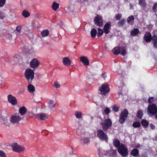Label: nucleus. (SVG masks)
<instances>
[{
  "mask_svg": "<svg viewBox=\"0 0 157 157\" xmlns=\"http://www.w3.org/2000/svg\"><path fill=\"white\" fill-rule=\"evenodd\" d=\"M83 120H78V124L79 125L78 128L77 130V134L78 136H81L82 135H84L85 133V130L82 128V126L83 125Z\"/></svg>",
  "mask_w": 157,
  "mask_h": 157,
  "instance_id": "4",
  "label": "nucleus"
},
{
  "mask_svg": "<svg viewBox=\"0 0 157 157\" xmlns=\"http://www.w3.org/2000/svg\"><path fill=\"white\" fill-rule=\"evenodd\" d=\"M134 19V17L133 16H131L129 17L127 19V21L128 23H129L132 20H133Z\"/></svg>",
  "mask_w": 157,
  "mask_h": 157,
  "instance_id": "42",
  "label": "nucleus"
},
{
  "mask_svg": "<svg viewBox=\"0 0 157 157\" xmlns=\"http://www.w3.org/2000/svg\"><path fill=\"white\" fill-rule=\"evenodd\" d=\"M97 136L101 141H107L108 138L107 134L104 132L102 130L99 129L97 131Z\"/></svg>",
  "mask_w": 157,
  "mask_h": 157,
  "instance_id": "3",
  "label": "nucleus"
},
{
  "mask_svg": "<svg viewBox=\"0 0 157 157\" xmlns=\"http://www.w3.org/2000/svg\"><path fill=\"white\" fill-rule=\"evenodd\" d=\"M37 76L38 77H39V76H38L37 75Z\"/></svg>",
  "mask_w": 157,
  "mask_h": 157,
  "instance_id": "64",
  "label": "nucleus"
},
{
  "mask_svg": "<svg viewBox=\"0 0 157 157\" xmlns=\"http://www.w3.org/2000/svg\"><path fill=\"white\" fill-rule=\"evenodd\" d=\"M113 52L115 55H117L121 52V47H116L112 50Z\"/></svg>",
  "mask_w": 157,
  "mask_h": 157,
  "instance_id": "26",
  "label": "nucleus"
},
{
  "mask_svg": "<svg viewBox=\"0 0 157 157\" xmlns=\"http://www.w3.org/2000/svg\"><path fill=\"white\" fill-rule=\"evenodd\" d=\"M8 100L9 102L13 105H15L17 103L16 98L11 94H9L8 96Z\"/></svg>",
  "mask_w": 157,
  "mask_h": 157,
  "instance_id": "14",
  "label": "nucleus"
},
{
  "mask_svg": "<svg viewBox=\"0 0 157 157\" xmlns=\"http://www.w3.org/2000/svg\"><path fill=\"white\" fill-rule=\"evenodd\" d=\"M54 86L56 88H59L60 87V85L57 82H54Z\"/></svg>",
  "mask_w": 157,
  "mask_h": 157,
  "instance_id": "48",
  "label": "nucleus"
},
{
  "mask_svg": "<svg viewBox=\"0 0 157 157\" xmlns=\"http://www.w3.org/2000/svg\"><path fill=\"white\" fill-rule=\"evenodd\" d=\"M94 21L96 25L100 27L103 25L102 17L101 16L97 15L94 19Z\"/></svg>",
  "mask_w": 157,
  "mask_h": 157,
  "instance_id": "12",
  "label": "nucleus"
},
{
  "mask_svg": "<svg viewBox=\"0 0 157 157\" xmlns=\"http://www.w3.org/2000/svg\"><path fill=\"white\" fill-rule=\"evenodd\" d=\"M21 14L25 18L28 17L30 16V13L28 10H23Z\"/></svg>",
  "mask_w": 157,
  "mask_h": 157,
  "instance_id": "31",
  "label": "nucleus"
},
{
  "mask_svg": "<svg viewBox=\"0 0 157 157\" xmlns=\"http://www.w3.org/2000/svg\"><path fill=\"white\" fill-rule=\"evenodd\" d=\"M150 126L151 127V128L152 130H154L155 129V126L154 124H151L150 125Z\"/></svg>",
  "mask_w": 157,
  "mask_h": 157,
  "instance_id": "56",
  "label": "nucleus"
},
{
  "mask_svg": "<svg viewBox=\"0 0 157 157\" xmlns=\"http://www.w3.org/2000/svg\"><path fill=\"white\" fill-rule=\"evenodd\" d=\"M140 126V124L139 122H136L133 124V126L134 128L139 127Z\"/></svg>",
  "mask_w": 157,
  "mask_h": 157,
  "instance_id": "41",
  "label": "nucleus"
},
{
  "mask_svg": "<svg viewBox=\"0 0 157 157\" xmlns=\"http://www.w3.org/2000/svg\"><path fill=\"white\" fill-rule=\"evenodd\" d=\"M73 152H73V151H72V154H73Z\"/></svg>",
  "mask_w": 157,
  "mask_h": 157,
  "instance_id": "63",
  "label": "nucleus"
},
{
  "mask_svg": "<svg viewBox=\"0 0 157 157\" xmlns=\"http://www.w3.org/2000/svg\"><path fill=\"white\" fill-rule=\"evenodd\" d=\"M39 62L36 59H34L30 61V65L31 67L35 68L39 66Z\"/></svg>",
  "mask_w": 157,
  "mask_h": 157,
  "instance_id": "13",
  "label": "nucleus"
},
{
  "mask_svg": "<svg viewBox=\"0 0 157 157\" xmlns=\"http://www.w3.org/2000/svg\"><path fill=\"white\" fill-rule=\"evenodd\" d=\"M121 17V14H118L116 15L115 18L117 20L120 19Z\"/></svg>",
  "mask_w": 157,
  "mask_h": 157,
  "instance_id": "46",
  "label": "nucleus"
},
{
  "mask_svg": "<svg viewBox=\"0 0 157 157\" xmlns=\"http://www.w3.org/2000/svg\"><path fill=\"white\" fill-rule=\"evenodd\" d=\"M139 32V30L136 28L134 29L133 30H132L130 35L132 36H136L138 34Z\"/></svg>",
  "mask_w": 157,
  "mask_h": 157,
  "instance_id": "25",
  "label": "nucleus"
},
{
  "mask_svg": "<svg viewBox=\"0 0 157 157\" xmlns=\"http://www.w3.org/2000/svg\"><path fill=\"white\" fill-rule=\"evenodd\" d=\"M56 104V101L54 100H50L48 102L47 106L50 109H53Z\"/></svg>",
  "mask_w": 157,
  "mask_h": 157,
  "instance_id": "15",
  "label": "nucleus"
},
{
  "mask_svg": "<svg viewBox=\"0 0 157 157\" xmlns=\"http://www.w3.org/2000/svg\"><path fill=\"white\" fill-rule=\"evenodd\" d=\"M113 110L115 112L118 111L119 109L117 105H114L113 108Z\"/></svg>",
  "mask_w": 157,
  "mask_h": 157,
  "instance_id": "43",
  "label": "nucleus"
},
{
  "mask_svg": "<svg viewBox=\"0 0 157 157\" xmlns=\"http://www.w3.org/2000/svg\"><path fill=\"white\" fill-rule=\"evenodd\" d=\"M141 157H147V156L146 154L144 153L141 155Z\"/></svg>",
  "mask_w": 157,
  "mask_h": 157,
  "instance_id": "59",
  "label": "nucleus"
},
{
  "mask_svg": "<svg viewBox=\"0 0 157 157\" xmlns=\"http://www.w3.org/2000/svg\"><path fill=\"white\" fill-rule=\"evenodd\" d=\"M28 30L26 27H24L22 28L21 33L22 34H24L26 35L28 34Z\"/></svg>",
  "mask_w": 157,
  "mask_h": 157,
  "instance_id": "35",
  "label": "nucleus"
},
{
  "mask_svg": "<svg viewBox=\"0 0 157 157\" xmlns=\"http://www.w3.org/2000/svg\"><path fill=\"white\" fill-rule=\"evenodd\" d=\"M157 7V2H156L155 3L153 4V7H152L153 10H154L155 9H156Z\"/></svg>",
  "mask_w": 157,
  "mask_h": 157,
  "instance_id": "54",
  "label": "nucleus"
},
{
  "mask_svg": "<svg viewBox=\"0 0 157 157\" xmlns=\"http://www.w3.org/2000/svg\"><path fill=\"white\" fill-rule=\"evenodd\" d=\"M40 113L37 114H34L35 118L38 119H40V116L39 115H40Z\"/></svg>",
  "mask_w": 157,
  "mask_h": 157,
  "instance_id": "55",
  "label": "nucleus"
},
{
  "mask_svg": "<svg viewBox=\"0 0 157 157\" xmlns=\"http://www.w3.org/2000/svg\"><path fill=\"white\" fill-rule=\"evenodd\" d=\"M102 153L105 155H110L109 151H102Z\"/></svg>",
  "mask_w": 157,
  "mask_h": 157,
  "instance_id": "51",
  "label": "nucleus"
},
{
  "mask_svg": "<svg viewBox=\"0 0 157 157\" xmlns=\"http://www.w3.org/2000/svg\"><path fill=\"white\" fill-rule=\"evenodd\" d=\"M154 46L155 48H157V41L153 42Z\"/></svg>",
  "mask_w": 157,
  "mask_h": 157,
  "instance_id": "57",
  "label": "nucleus"
},
{
  "mask_svg": "<svg viewBox=\"0 0 157 157\" xmlns=\"http://www.w3.org/2000/svg\"><path fill=\"white\" fill-rule=\"evenodd\" d=\"M154 98L153 97H150L148 98L147 101L148 103H150L153 101Z\"/></svg>",
  "mask_w": 157,
  "mask_h": 157,
  "instance_id": "52",
  "label": "nucleus"
},
{
  "mask_svg": "<svg viewBox=\"0 0 157 157\" xmlns=\"http://www.w3.org/2000/svg\"><path fill=\"white\" fill-rule=\"evenodd\" d=\"M109 91V86L107 84H104L99 88L98 93L101 95H105Z\"/></svg>",
  "mask_w": 157,
  "mask_h": 157,
  "instance_id": "5",
  "label": "nucleus"
},
{
  "mask_svg": "<svg viewBox=\"0 0 157 157\" xmlns=\"http://www.w3.org/2000/svg\"><path fill=\"white\" fill-rule=\"evenodd\" d=\"M79 142L83 146L87 145L90 143V138L81 136L79 139Z\"/></svg>",
  "mask_w": 157,
  "mask_h": 157,
  "instance_id": "10",
  "label": "nucleus"
},
{
  "mask_svg": "<svg viewBox=\"0 0 157 157\" xmlns=\"http://www.w3.org/2000/svg\"><path fill=\"white\" fill-rule=\"evenodd\" d=\"M130 9L133 10L134 9L133 7L134 5L133 4H132L131 3H130Z\"/></svg>",
  "mask_w": 157,
  "mask_h": 157,
  "instance_id": "58",
  "label": "nucleus"
},
{
  "mask_svg": "<svg viewBox=\"0 0 157 157\" xmlns=\"http://www.w3.org/2000/svg\"><path fill=\"white\" fill-rule=\"evenodd\" d=\"M118 152L122 157H126L128 154V150L127 146L121 144L120 146L117 148Z\"/></svg>",
  "mask_w": 157,
  "mask_h": 157,
  "instance_id": "2",
  "label": "nucleus"
},
{
  "mask_svg": "<svg viewBox=\"0 0 157 157\" xmlns=\"http://www.w3.org/2000/svg\"><path fill=\"white\" fill-rule=\"evenodd\" d=\"M138 4L142 10L146 9L147 7L146 0H139Z\"/></svg>",
  "mask_w": 157,
  "mask_h": 157,
  "instance_id": "17",
  "label": "nucleus"
},
{
  "mask_svg": "<svg viewBox=\"0 0 157 157\" xmlns=\"http://www.w3.org/2000/svg\"><path fill=\"white\" fill-rule=\"evenodd\" d=\"M3 123L6 125L8 126H9L10 123L8 121L6 117L4 118V120H3Z\"/></svg>",
  "mask_w": 157,
  "mask_h": 157,
  "instance_id": "37",
  "label": "nucleus"
},
{
  "mask_svg": "<svg viewBox=\"0 0 157 157\" xmlns=\"http://www.w3.org/2000/svg\"><path fill=\"white\" fill-rule=\"evenodd\" d=\"M141 123L142 125L144 126L145 128H147L149 124V123L145 119L142 120L141 121Z\"/></svg>",
  "mask_w": 157,
  "mask_h": 157,
  "instance_id": "33",
  "label": "nucleus"
},
{
  "mask_svg": "<svg viewBox=\"0 0 157 157\" xmlns=\"http://www.w3.org/2000/svg\"><path fill=\"white\" fill-rule=\"evenodd\" d=\"M39 120L42 121L45 120L47 118V115L44 113H40Z\"/></svg>",
  "mask_w": 157,
  "mask_h": 157,
  "instance_id": "28",
  "label": "nucleus"
},
{
  "mask_svg": "<svg viewBox=\"0 0 157 157\" xmlns=\"http://www.w3.org/2000/svg\"><path fill=\"white\" fill-rule=\"evenodd\" d=\"M80 61L83 65L87 66L89 64V60L87 58L84 56H81L79 58Z\"/></svg>",
  "mask_w": 157,
  "mask_h": 157,
  "instance_id": "18",
  "label": "nucleus"
},
{
  "mask_svg": "<svg viewBox=\"0 0 157 157\" xmlns=\"http://www.w3.org/2000/svg\"><path fill=\"white\" fill-rule=\"evenodd\" d=\"M0 157H6V154L3 151L0 150Z\"/></svg>",
  "mask_w": 157,
  "mask_h": 157,
  "instance_id": "45",
  "label": "nucleus"
},
{
  "mask_svg": "<svg viewBox=\"0 0 157 157\" xmlns=\"http://www.w3.org/2000/svg\"><path fill=\"white\" fill-rule=\"evenodd\" d=\"M70 6H69L68 8V9H70Z\"/></svg>",
  "mask_w": 157,
  "mask_h": 157,
  "instance_id": "62",
  "label": "nucleus"
},
{
  "mask_svg": "<svg viewBox=\"0 0 157 157\" xmlns=\"http://www.w3.org/2000/svg\"><path fill=\"white\" fill-rule=\"evenodd\" d=\"M113 145L117 148L118 147L120 146L121 144H122L121 143L120 141L118 139H114L113 140Z\"/></svg>",
  "mask_w": 157,
  "mask_h": 157,
  "instance_id": "21",
  "label": "nucleus"
},
{
  "mask_svg": "<svg viewBox=\"0 0 157 157\" xmlns=\"http://www.w3.org/2000/svg\"><path fill=\"white\" fill-rule=\"evenodd\" d=\"M5 17L4 14L2 11H0V18L3 19Z\"/></svg>",
  "mask_w": 157,
  "mask_h": 157,
  "instance_id": "49",
  "label": "nucleus"
},
{
  "mask_svg": "<svg viewBox=\"0 0 157 157\" xmlns=\"http://www.w3.org/2000/svg\"><path fill=\"white\" fill-rule=\"evenodd\" d=\"M5 0H0V7L2 6L5 4Z\"/></svg>",
  "mask_w": 157,
  "mask_h": 157,
  "instance_id": "50",
  "label": "nucleus"
},
{
  "mask_svg": "<svg viewBox=\"0 0 157 157\" xmlns=\"http://www.w3.org/2000/svg\"><path fill=\"white\" fill-rule=\"evenodd\" d=\"M74 115L78 119H80L82 118V112L79 111H75Z\"/></svg>",
  "mask_w": 157,
  "mask_h": 157,
  "instance_id": "24",
  "label": "nucleus"
},
{
  "mask_svg": "<svg viewBox=\"0 0 157 157\" xmlns=\"http://www.w3.org/2000/svg\"><path fill=\"white\" fill-rule=\"evenodd\" d=\"M59 7V4L58 3L54 2L52 6V8L53 10H57L58 9Z\"/></svg>",
  "mask_w": 157,
  "mask_h": 157,
  "instance_id": "32",
  "label": "nucleus"
},
{
  "mask_svg": "<svg viewBox=\"0 0 157 157\" xmlns=\"http://www.w3.org/2000/svg\"><path fill=\"white\" fill-rule=\"evenodd\" d=\"M97 33V31L96 29L93 28L92 29L90 32V34L92 38H94L95 37Z\"/></svg>",
  "mask_w": 157,
  "mask_h": 157,
  "instance_id": "30",
  "label": "nucleus"
},
{
  "mask_svg": "<svg viewBox=\"0 0 157 157\" xmlns=\"http://www.w3.org/2000/svg\"><path fill=\"white\" fill-rule=\"evenodd\" d=\"M139 150L136 148L132 149L131 152V155L133 156H137L139 154Z\"/></svg>",
  "mask_w": 157,
  "mask_h": 157,
  "instance_id": "27",
  "label": "nucleus"
},
{
  "mask_svg": "<svg viewBox=\"0 0 157 157\" xmlns=\"http://www.w3.org/2000/svg\"><path fill=\"white\" fill-rule=\"evenodd\" d=\"M29 91L31 93H32L35 91V89L34 86L32 84H30L27 86Z\"/></svg>",
  "mask_w": 157,
  "mask_h": 157,
  "instance_id": "29",
  "label": "nucleus"
},
{
  "mask_svg": "<svg viewBox=\"0 0 157 157\" xmlns=\"http://www.w3.org/2000/svg\"><path fill=\"white\" fill-rule=\"evenodd\" d=\"M147 113H150L152 115L155 114L157 112V107L154 104H150L147 107Z\"/></svg>",
  "mask_w": 157,
  "mask_h": 157,
  "instance_id": "7",
  "label": "nucleus"
},
{
  "mask_svg": "<svg viewBox=\"0 0 157 157\" xmlns=\"http://www.w3.org/2000/svg\"><path fill=\"white\" fill-rule=\"evenodd\" d=\"M144 39L147 42H150L151 40V36L150 33H146L144 36Z\"/></svg>",
  "mask_w": 157,
  "mask_h": 157,
  "instance_id": "20",
  "label": "nucleus"
},
{
  "mask_svg": "<svg viewBox=\"0 0 157 157\" xmlns=\"http://www.w3.org/2000/svg\"><path fill=\"white\" fill-rule=\"evenodd\" d=\"M21 119L22 118L18 115H13L10 118V121L13 124H18Z\"/></svg>",
  "mask_w": 157,
  "mask_h": 157,
  "instance_id": "9",
  "label": "nucleus"
},
{
  "mask_svg": "<svg viewBox=\"0 0 157 157\" xmlns=\"http://www.w3.org/2000/svg\"><path fill=\"white\" fill-rule=\"evenodd\" d=\"M151 39L152 40V42L157 41V36H156L155 35H154V36L151 37Z\"/></svg>",
  "mask_w": 157,
  "mask_h": 157,
  "instance_id": "47",
  "label": "nucleus"
},
{
  "mask_svg": "<svg viewBox=\"0 0 157 157\" xmlns=\"http://www.w3.org/2000/svg\"><path fill=\"white\" fill-rule=\"evenodd\" d=\"M111 23L108 22L104 25L103 30L105 33L107 34L109 32V29L111 27Z\"/></svg>",
  "mask_w": 157,
  "mask_h": 157,
  "instance_id": "16",
  "label": "nucleus"
},
{
  "mask_svg": "<svg viewBox=\"0 0 157 157\" xmlns=\"http://www.w3.org/2000/svg\"><path fill=\"white\" fill-rule=\"evenodd\" d=\"M13 60L16 62V63H19L21 60V56L19 54H16L13 58Z\"/></svg>",
  "mask_w": 157,
  "mask_h": 157,
  "instance_id": "22",
  "label": "nucleus"
},
{
  "mask_svg": "<svg viewBox=\"0 0 157 157\" xmlns=\"http://www.w3.org/2000/svg\"><path fill=\"white\" fill-rule=\"evenodd\" d=\"M27 111V109L25 106L20 108L19 109V112L21 115H25Z\"/></svg>",
  "mask_w": 157,
  "mask_h": 157,
  "instance_id": "23",
  "label": "nucleus"
},
{
  "mask_svg": "<svg viewBox=\"0 0 157 157\" xmlns=\"http://www.w3.org/2000/svg\"><path fill=\"white\" fill-rule=\"evenodd\" d=\"M125 22V20L124 19H122L118 23V25L119 26H123Z\"/></svg>",
  "mask_w": 157,
  "mask_h": 157,
  "instance_id": "36",
  "label": "nucleus"
},
{
  "mask_svg": "<svg viewBox=\"0 0 157 157\" xmlns=\"http://www.w3.org/2000/svg\"><path fill=\"white\" fill-rule=\"evenodd\" d=\"M41 34L43 37L47 36L49 34V31L48 30H44L41 32Z\"/></svg>",
  "mask_w": 157,
  "mask_h": 157,
  "instance_id": "34",
  "label": "nucleus"
},
{
  "mask_svg": "<svg viewBox=\"0 0 157 157\" xmlns=\"http://www.w3.org/2000/svg\"><path fill=\"white\" fill-rule=\"evenodd\" d=\"M11 147L13 151L17 152L24 151L25 150L24 146H20L17 143H13L11 145Z\"/></svg>",
  "mask_w": 157,
  "mask_h": 157,
  "instance_id": "8",
  "label": "nucleus"
},
{
  "mask_svg": "<svg viewBox=\"0 0 157 157\" xmlns=\"http://www.w3.org/2000/svg\"><path fill=\"white\" fill-rule=\"evenodd\" d=\"M103 129L105 131H107L112 124V122L109 119H105L103 122L101 123Z\"/></svg>",
  "mask_w": 157,
  "mask_h": 157,
  "instance_id": "6",
  "label": "nucleus"
},
{
  "mask_svg": "<svg viewBox=\"0 0 157 157\" xmlns=\"http://www.w3.org/2000/svg\"><path fill=\"white\" fill-rule=\"evenodd\" d=\"M102 77L104 79H105V78L106 77V75L105 74V73L104 74L102 75Z\"/></svg>",
  "mask_w": 157,
  "mask_h": 157,
  "instance_id": "60",
  "label": "nucleus"
},
{
  "mask_svg": "<svg viewBox=\"0 0 157 157\" xmlns=\"http://www.w3.org/2000/svg\"><path fill=\"white\" fill-rule=\"evenodd\" d=\"M62 62L63 64L66 66H69L71 64V61L67 57L63 58Z\"/></svg>",
  "mask_w": 157,
  "mask_h": 157,
  "instance_id": "19",
  "label": "nucleus"
},
{
  "mask_svg": "<svg viewBox=\"0 0 157 157\" xmlns=\"http://www.w3.org/2000/svg\"><path fill=\"white\" fill-rule=\"evenodd\" d=\"M98 33L97 34V36L98 37H99L101 36L103 34V31L100 28H98Z\"/></svg>",
  "mask_w": 157,
  "mask_h": 157,
  "instance_id": "40",
  "label": "nucleus"
},
{
  "mask_svg": "<svg viewBox=\"0 0 157 157\" xmlns=\"http://www.w3.org/2000/svg\"><path fill=\"white\" fill-rule=\"evenodd\" d=\"M140 146V144H137L136 145V147H137V148H139Z\"/></svg>",
  "mask_w": 157,
  "mask_h": 157,
  "instance_id": "61",
  "label": "nucleus"
},
{
  "mask_svg": "<svg viewBox=\"0 0 157 157\" xmlns=\"http://www.w3.org/2000/svg\"><path fill=\"white\" fill-rule=\"evenodd\" d=\"M128 113V112L126 109H124V111L121 112L119 120L121 123L122 124L124 122L127 118Z\"/></svg>",
  "mask_w": 157,
  "mask_h": 157,
  "instance_id": "11",
  "label": "nucleus"
},
{
  "mask_svg": "<svg viewBox=\"0 0 157 157\" xmlns=\"http://www.w3.org/2000/svg\"><path fill=\"white\" fill-rule=\"evenodd\" d=\"M121 54L123 56L125 55L126 51L124 47H121Z\"/></svg>",
  "mask_w": 157,
  "mask_h": 157,
  "instance_id": "38",
  "label": "nucleus"
},
{
  "mask_svg": "<svg viewBox=\"0 0 157 157\" xmlns=\"http://www.w3.org/2000/svg\"><path fill=\"white\" fill-rule=\"evenodd\" d=\"M104 112L106 114H108L110 113V110L109 108H106L104 110Z\"/></svg>",
  "mask_w": 157,
  "mask_h": 157,
  "instance_id": "53",
  "label": "nucleus"
},
{
  "mask_svg": "<svg viewBox=\"0 0 157 157\" xmlns=\"http://www.w3.org/2000/svg\"><path fill=\"white\" fill-rule=\"evenodd\" d=\"M143 115L142 111L141 110H139L137 113V116L139 118H141Z\"/></svg>",
  "mask_w": 157,
  "mask_h": 157,
  "instance_id": "39",
  "label": "nucleus"
},
{
  "mask_svg": "<svg viewBox=\"0 0 157 157\" xmlns=\"http://www.w3.org/2000/svg\"><path fill=\"white\" fill-rule=\"evenodd\" d=\"M21 26H18L16 28V31L19 33H21Z\"/></svg>",
  "mask_w": 157,
  "mask_h": 157,
  "instance_id": "44",
  "label": "nucleus"
},
{
  "mask_svg": "<svg viewBox=\"0 0 157 157\" xmlns=\"http://www.w3.org/2000/svg\"><path fill=\"white\" fill-rule=\"evenodd\" d=\"M34 71L30 69H27L25 73V76L29 83H31L34 78Z\"/></svg>",
  "mask_w": 157,
  "mask_h": 157,
  "instance_id": "1",
  "label": "nucleus"
}]
</instances>
